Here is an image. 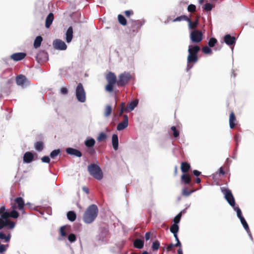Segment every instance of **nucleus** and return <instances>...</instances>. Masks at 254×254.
<instances>
[{
    "instance_id": "1",
    "label": "nucleus",
    "mask_w": 254,
    "mask_h": 254,
    "mask_svg": "<svg viewBox=\"0 0 254 254\" xmlns=\"http://www.w3.org/2000/svg\"><path fill=\"white\" fill-rule=\"evenodd\" d=\"M200 50L198 45H190L188 49L189 55L187 57V69H190L198 60L197 54Z\"/></svg>"
},
{
    "instance_id": "2",
    "label": "nucleus",
    "mask_w": 254,
    "mask_h": 254,
    "mask_svg": "<svg viewBox=\"0 0 254 254\" xmlns=\"http://www.w3.org/2000/svg\"><path fill=\"white\" fill-rule=\"evenodd\" d=\"M98 214V207L95 204H91L86 209L83 215V220L86 224H90L94 221Z\"/></svg>"
},
{
    "instance_id": "3",
    "label": "nucleus",
    "mask_w": 254,
    "mask_h": 254,
    "mask_svg": "<svg viewBox=\"0 0 254 254\" xmlns=\"http://www.w3.org/2000/svg\"><path fill=\"white\" fill-rule=\"evenodd\" d=\"M90 175L98 180H101L103 177L102 171L100 167L95 164H90L87 167Z\"/></svg>"
},
{
    "instance_id": "4",
    "label": "nucleus",
    "mask_w": 254,
    "mask_h": 254,
    "mask_svg": "<svg viewBox=\"0 0 254 254\" xmlns=\"http://www.w3.org/2000/svg\"><path fill=\"white\" fill-rule=\"evenodd\" d=\"M144 23V20L130 19L127 27L129 33L134 34L137 33Z\"/></svg>"
},
{
    "instance_id": "5",
    "label": "nucleus",
    "mask_w": 254,
    "mask_h": 254,
    "mask_svg": "<svg viewBox=\"0 0 254 254\" xmlns=\"http://www.w3.org/2000/svg\"><path fill=\"white\" fill-rule=\"evenodd\" d=\"M106 79L108 84L105 86V90L109 92L113 91L114 86L116 83L117 84L118 80L115 74L112 72H109L106 76Z\"/></svg>"
},
{
    "instance_id": "6",
    "label": "nucleus",
    "mask_w": 254,
    "mask_h": 254,
    "mask_svg": "<svg viewBox=\"0 0 254 254\" xmlns=\"http://www.w3.org/2000/svg\"><path fill=\"white\" fill-rule=\"evenodd\" d=\"M190 37L192 43L198 44L203 40V35L201 31L194 30L190 33Z\"/></svg>"
},
{
    "instance_id": "7",
    "label": "nucleus",
    "mask_w": 254,
    "mask_h": 254,
    "mask_svg": "<svg viewBox=\"0 0 254 254\" xmlns=\"http://www.w3.org/2000/svg\"><path fill=\"white\" fill-rule=\"evenodd\" d=\"M76 97L79 102L83 103L86 101V93L82 83L78 84L76 88Z\"/></svg>"
},
{
    "instance_id": "8",
    "label": "nucleus",
    "mask_w": 254,
    "mask_h": 254,
    "mask_svg": "<svg viewBox=\"0 0 254 254\" xmlns=\"http://www.w3.org/2000/svg\"><path fill=\"white\" fill-rule=\"evenodd\" d=\"M131 79V76L130 73L124 72L119 76L117 85L121 87L125 86L128 83Z\"/></svg>"
},
{
    "instance_id": "9",
    "label": "nucleus",
    "mask_w": 254,
    "mask_h": 254,
    "mask_svg": "<svg viewBox=\"0 0 254 254\" xmlns=\"http://www.w3.org/2000/svg\"><path fill=\"white\" fill-rule=\"evenodd\" d=\"M225 197L229 204L233 207L235 206V201L233 195L229 190H225Z\"/></svg>"
},
{
    "instance_id": "10",
    "label": "nucleus",
    "mask_w": 254,
    "mask_h": 254,
    "mask_svg": "<svg viewBox=\"0 0 254 254\" xmlns=\"http://www.w3.org/2000/svg\"><path fill=\"white\" fill-rule=\"evenodd\" d=\"M16 82L18 85L22 87L29 84V81L26 76L22 74L18 75L16 77Z\"/></svg>"
},
{
    "instance_id": "11",
    "label": "nucleus",
    "mask_w": 254,
    "mask_h": 254,
    "mask_svg": "<svg viewBox=\"0 0 254 254\" xmlns=\"http://www.w3.org/2000/svg\"><path fill=\"white\" fill-rule=\"evenodd\" d=\"M53 46L55 49L60 50H65L67 48L65 43L60 39L55 40L53 42Z\"/></svg>"
},
{
    "instance_id": "12",
    "label": "nucleus",
    "mask_w": 254,
    "mask_h": 254,
    "mask_svg": "<svg viewBox=\"0 0 254 254\" xmlns=\"http://www.w3.org/2000/svg\"><path fill=\"white\" fill-rule=\"evenodd\" d=\"M128 124V116L127 115H123V121L120 123L117 127V129L118 130H122L126 128Z\"/></svg>"
},
{
    "instance_id": "13",
    "label": "nucleus",
    "mask_w": 254,
    "mask_h": 254,
    "mask_svg": "<svg viewBox=\"0 0 254 254\" xmlns=\"http://www.w3.org/2000/svg\"><path fill=\"white\" fill-rule=\"evenodd\" d=\"M236 38L230 34H226L224 37V42L229 46L233 45L236 43Z\"/></svg>"
},
{
    "instance_id": "14",
    "label": "nucleus",
    "mask_w": 254,
    "mask_h": 254,
    "mask_svg": "<svg viewBox=\"0 0 254 254\" xmlns=\"http://www.w3.org/2000/svg\"><path fill=\"white\" fill-rule=\"evenodd\" d=\"M26 56L25 53H16L11 55L10 58L14 61H19L24 59Z\"/></svg>"
},
{
    "instance_id": "15",
    "label": "nucleus",
    "mask_w": 254,
    "mask_h": 254,
    "mask_svg": "<svg viewBox=\"0 0 254 254\" xmlns=\"http://www.w3.org/2000/svg\"><path fill=\"white\" fill-rule=\"evenodd\" d=\"M66 152L68 154L74 155L78 157H80L82 155V153L79 150L73 148H66Z\"/></svg>"
},
{
    "instance_id": "16",
    "label": "nucleus",
    "mask_w": 254,
    "mask_h": 254,
    "mask_svg": "<svg viewBox=\"0 0 254 254\" xmlns=\"http://www.w3.org/2000/svg\"><path fill=\"white\" fill-rule=\"evenodd\" d=\"M34 159V156L32 152H26L23 155V162L26 163H31Z\"/></svg>"
},
{
    "instance_id": "17",
    "label": "nucleus",
    "mask_w": 254,
    "mask_h": 254,
    "mask_svg": "<svg viewBox=\"0 0 254 254\" xmlns=\"http://www.w3.org/2000/svg\"><path fill=\"white\" fill-rule=\"evenodd\" d=\"M138 103V101L137 100H134L128 103L126 106V110H127V112H130L133 110L137 106Z\"/></svg>"
},
{
    "instance_id": "18",
    "label": "nucleus",
    "mask_w": 254,
    "mask_h": 254,
    "mask_svg": "<svg viewBox=\"0 0 254 254\" xmlns=\"http://www.w3.org/2000/svg\"><path fill=\"white\" fill-rule=\"evenodd\" d=\"M236 118L233 112H231L229 116V126L230 127L234 128L236 126Z\"/></svg>"
},
{
    "instance_id": "19",
    "label": "nucleus",
    "mask_w": 254,
    "mask_h": 254,
    "mask_svg": "<svg viewBox=\"0 0 254 254\" xmlns=\"http://www.w3.org/2000/svg\"><path fill=\"white\" fill-rule=\"evenodd\" d=\"M54 16L53 13L51 12L48 15L45 21V26L46 28H48L50 27L54 20Z\"/></svg>"
},
{
    "instance_id": "20",
    "label": "nucleus",
    "mask_w": 254,
    "mask_h": 254,
    "mask_svg": "<svg viewBox=\"0 0 254 254\" xmlns=\"http://www.w3.org/2000/svg\"><path fill=\"white\" fill-rule=\"evenodd\" d=\"M3 216V219H7L9 217L17 218L19 216V213L16 211L13 210L8 213H5Z\"/></svg>"
},
{
    "instance_id": "21",
    "label": "nucleus",
    "mask_w": 254,
    "mask_h": 254,
    "mask_svg": "<svg viewBox=\"0 0 254 254\" xmlns=\"http://www.w3.org/2000/svg\"><path fill=\"white\" fill-rule=\"evenodd\" d=\"M66 41L67 43H69L71 41L73 37V28L71 26L69 27L65 33Z\"/></svg>"
},
{
    "instance_id": "22",
    "label": "nucleus",
    "mask_w": 254,
    "mask_h": 254,
    "mask_svg": "<svg viewBox=\"0 0 254 254\" xmlns=\"http://www.w3.org/2000/svg\"><path fill=\"white\" fill-rule=\"evenodd\" d=\"M190 165L187 162H183L181 164V169L184 174H186L190 169Z\"/></svg>"
},
{
    "instance_id": "23",
    "label": "nucleus",
    "mask_w": 254,
    "mask_h": 254,
    "mask_svg": "<svg viewBox=\"0 0 254 254\" xmlns=\"http://www.w3.org/2000/svg\"><path fill=\"white\" fill-rule=\"evenodd\" d=\"M37 60L38 62L40 61H45L47 59V54L45 51H41L37 54L36 56Z\"/></svg>"
},
{
    "instance_id": "24",
    "label": "nucleus",
    "mask_w": 254,
    "mask_h": 254,
    "mask_svg": "<svg viewBox=\"0 0 254 254\" xmlns=\"http://www.w3.org/2000/svg\"><path fill=\"white\" fill-rule=\"evenodd\" d=\"M112 143L114 150H117L118 149L119 140L118 136L116 134H114L112 136Z\"/></svg>"
},
{
    "instance_id": "25",
    "label": "nucleus",
    "mask_w": 254,
    "mask_h": 254,
    "mask_svg": "<svg viewBox=\"0 0 254 254\" xmlns=\"http://www.w3.org/2000/svg\"><path fill=\"white\" fill-rule=\"evenodd\" d=\"M15 202L18 205V208L19 210H22L23 209L25 203L23 199L21 197H17L15 199Z\"/></svg>"
},
{
    "instance_id": "26",
    "label": "nucleus",
    "mask_w": 254,
    "mask_h": 254,
    "mask_svg": "<svg viewBox=\"0 0 254 254\" xmlns=\"http://www.w3.org/2000/svg\"><path fill=\"white\" fill-rule=\"evenodd\" d=\"M181 180L185 184H190L191 179L190 176L187 174H183L181 176Z\"/></svg>"
},
{
    "instance_id": "27",
    "label": "nucleus",
    "mask_w": 254,
    "mask_h": 254,
    "mask_svg": "<svg viewBox=\"0 0 254 254\" xmlns=\"http://www.w3.org/2000/svg\"><path fill=\"white\" fill-rule=\"evenodd\" d=\"M144 246V242L143 240L139 239H136L134 240L133 243V246L137 249H142L143 247Z\"/></svg>"
},
{
    "instance_id": "28",
    "label": "nucleus",
    "mask_w": 254,
    "mask_h": 254,
    "mask_svg": "<svg viewBox=\"0 0 254 254\" xmlns=\"http://www.w3.org/2000/svg\"><path fill=\"white\" fill-rule=\"evenodd\" d=\"M43 40L42 37L41 36H37L34 40V47L36 49L39 48Z\"/></svg>"
},
{
    "instance_id": "29",
    "label": "nucleus",
    "mask_w": 254,
    "mask_h": 254,
    "mask_svg": "<svg viewBox=\"0 0 254 254\" xmlns=\"http://www.w3.org/2000/svg\"><path fill=\"white\" fill-rule=\"evenodd\" d=\"M67 217L69 221L73 222L76 219V215L74 211H70L67 213Z\"/></svg>"
},
{
    "instance_id": "30",
    "label": "nucleus",
    "mask_w": 254,
    "mask_h": 254,
    "mask_svg": "<svg viewBox=\"0 0 254 254\" xmlns=\"http://www.w3.org/2000/svg\"><path fill=\"white\" fill-rule=\"evenodd\" d=\"M84 144L87 147H92L95 144V141L94 139L91 138L86 140L84 142Z\"/></svg>"
},
{
    "instance_id": "31",
    "label": "nucleus",
    "mask_w": 254,
    "mask_h": 254,
    "mask_svg": "<svg viewBox=\"0 0 254 254\" xmlns=\"http://www.w3.org/2000/svg\"><path fill=\"white\" fill-rule=\"evenodd\" d=\"M112 107L109 105H107L106 106L105 110H104V116L106 117H108L110 116L112 113Z\"/></svg>"
},
{
    "instance_id": "32",
    "label": "nucleus",
    "mask_w": 254,
    "mask_h": 254,
    "mask_svg": "<svg viewBox=\"0 0 254 254\" xmlns=\"http://www.w3.org/2000/svg\"><path fill=\"white\" fill-rule=\"evenodd\" d=\"M118 19L119 23L123 26H126L127 24V21L125 17L122 14L118 15Z\"/></svg>"
},
{
    "instance_id": "33",
    "label": "nucleus",
    "mask_w": 254,
    "mask_h": 254,
    "mask_svg": "<svg viewBox=\"0 0 254 254\" xmlns=\"http://www.w3.org/2000/svg\"><path fill=\"white\" fill-rule=\"evenodd\" d=\"M188 20H187V21L189 22V28L190 29H194L195 28H196L198 22L197 21L192 22L190 18H188Z\"/></svg>"
},
{
    "instance_id": "34",
    "label": "nucleus",
    "mask_w": 254,
    "mask_h": 254,
    "mask_svg": "<svg viewBox=\"0 0 254 254\" xmlns=\"http://www.w3.org/2000/svg\"><path fill=\"white\" fill-rule=\"evenodd\" d=\"M11 238V235L10 234L6 235L3 232H0V239L4 240L5 242H8L10 241Z\"/></svg>"
},
{
    "instance_id": "35",
    "label": "nucleus",
    "mask_w": 254,
    "mask_h": 254,
    "mask_svg": "<svg viewBox=\"0 0 254 254\" xmlns=\"http://www.w3.org/2000/svg\"><path fill=\"white\" fill-rule=\"evenodd\" d=\"M179 230V227L178 225V224H173L172 225V226L170 227V230L171 233H172L173 234L178 233Z\"/></svg>"
},
{
    "instance_id": "36",
    "label": "nucleus",
    "mask_w": 254,
    "mask_h": 254,
    "mask_svg": "<svg viewBox=\"0 0 254 254\" xmlns=\"http://www.w3.org/2000/svg\"><path fill=\"white\" fill-rule=\"evenodd\" d=\"M35 147L38 151H41L43 150L44 147V144L42 141H38L35 144Z\"/></svg>"
},
{
    "instance_id": "37",
    "label": "nucleus",
    "mask_w": 254,
    "mask_h": 254,
    "mask_svg": "<svg viewBox=\"0 0 254 254\" xmlns=\"http://www.w3.org/2000/svg\"><path fill=\"white\" fill-rule=\"evenodd\" d=\"M107 135L104 132H101L99 133L98 136L97 138V140L99 142L105 141L107 139Z\"/></svg>"
},
{
    "instance_id": "38",
    "label": "nucleus",
    "mask_w": 254,
    "mask_h": 254,
    "mask_svg": "<svg viewBox=\"0 0 254 254\" xmlns=\"http://www.w3.org/2000/svg\"><path fill=\"white\" fill-rule=\"evenodd\" d=\"M210 47L208 46H204L202 48V52L205 54L211 55L212 54V51L210 48Z\"/></svg>"
},
{
    "instance_id": "39",
    "label": "nucleus",
    "mask_w": 254,
    "mask_h": 254,
    "mask_svg": "<svg viewBox=\"0 0 254 254\" xmlns=\"http://www.w3.org/2000/svg\"><path fill=\"white\" fill-rule=\"evenodd\" d=\"M217 43V40L215 38H211L208 42V46L210 48L213 47Z\"/></svg>"
},
{
    "instance_id": "40",
    "label": "nucleus",
    "mask_w": 254,
    "mask_h": 254,
    "mask_svg": "<svg viewBox=\"0 0 254 254\" xmlns=\"http://www.w3.org/2000/svg\"><path fill=\"white\" fill-rule=\"evenodd\" d=\"M240 221H241V222L242 224L243 225L244 228H245V229L247 232L250 231L249 226H248L246 221L245 220V218H242L240 219Z\"/></svg>"
},
{
    "instance_id": "41",
    "label": "nucleus",
    "mask_w": 254,
    "mask_h": 254,
    "mask_svg": "<svg viewBox=\"0 0 254 254\" xmlns=\"http://www.w3.org/2000/svg\"><path fill=\"white\" fill-rule=\"evenodd\" d=\"M60 153V149H56L52 151L50 154V157L52 159L55 158Z\"/></svg>"
},
{
    "instance_id": "42",
    "label": "nucleus",
    "mask_w": 254,
    "mask_h": 254,
    "mask_svg": "<svg viewBox=\"0 0 254 254\" xmlns=\"http://www.w3.org/2000/svg\"><path fill=\"white\" fill-rule=\"evenodd\" d=\"M234 209L236 211L238 217L241 219L242 218H244L242 216V212L239 207L235 206L233 207Z\"/></svg>"
},
{
    "instance_id": "43",
    "label": "nucleus",
    "mask_w": 254,
    "mask_h": 254,
    "mask_svg": "<svg viewBox=\"0 0 254 254\" xmlns=\"http://www.w3.org/2000/svg\"><path fill=\"white\" fill-rule=\"evenodd\" d=\"M188 16H186V15H181V16L177 17V18L174 19L173 20V21L177 22V21H180L182 20L187 21V20H188Z\"/></svg>"
},
{
    "instance_id": "44",
    "label": "nucleus",
    "mask_w": 254,
    "mask_h": 254,
    "mask_svg": "<svg viewBox=\"0 0 254 254\" xmlns=\"http://www.w3.org/2000/svg\"><path fill=\"white\" fill-rule=\"evenodd\" d=\"M171 129L173 131V136L174 137L177 138L179 136L180 132L179 131L176 129V127L175 126H172L171 127Z\"/></svg>"
},
{
    "instance_id": "45",
    "label": "nucleus",
    "mask_w": 254,
    "mask_h": 254,
    "mask_svg": "<svg viewBox=\"0 0 254 254\" xmlns=\"http://www.w3.org/2000/svg\"><path fill=\"white\" fill-rule=\"evenodd\" d=\"M182 217V212H180L177 216H176L174 219V224H178L180 221Z\"/></svg>"
},
{
    "instance_id": "46",
    "label": "nucleus",
    "mask_w": 254,
    "mask_h": 254,
    "mask_svg": "<svg viewBox=\"0 0 254 254\" xmlns=\"http://www.w3.org/2000/svg\"><path fill=\"white\" fill-rule=\"evenodd\" d=\"M66 226H63L60 228V234L62 237H65L66 236Z\"/></svg>"
},
{
    "instance_id": "47",
    "label": "nucleus",
    "mask_w": 254,
    "mask_h": 254,
    "mask_svg": "<svg viewBox=\"0 0 254 254\" xmlns=\"http://www.w3.org/2000/svg\"><path fill=\"white\" fill-rule=\"evenodd\" d=\"M6 219V226L9 227V228L10 229L13 228L15 225V223L10 220H7L6 219Z\"/></svg>"
},
{
    "instance_id": "48",
    "label": "nucleus",
    "mask_w": 254,
    "mask_h": 254,
    "mask_svg": "<svg viewBox=\"0 0 254 254\" xmlns=\"http://www.w3.org/2000/svg\"><path fill=\"white\" fill-rule=\"evenodd\" d=\"M160 246V243L158 241H155L153 243L152 248L153 250H158Z\"/></svg>"
},
{
    "instance_id": "49",
    "label": "nucleus",
    "mask_w": 254,
    "mask_h": 254,
    "mask_svg": "<svg viewBox=\"0 0 254 254\" xmlns=\"http://www.w3.org/2000/svg\"><path fill=\"white\" fill-rule=\"evenodd\" d=\"M188 10L190 12H194L196 10V6L195 5L190 4L188 6Z\"/></svg>"
},
{
    "instance_id": "50",
    "label": "nucleus",
    "mask_w": 254,
    "mask_h": 254,
    "mask_svg": "<svg viewBox=\"0 0 254 254\" xmlns=\"http://www.w3.org/2000/svg\"><path fill=\"white\" fill-rule=\"evenodd\" d=\"M194 190L189 191L187 188H185L182 190V194L186 196L190 195Z\"/></svg>"
},
{
    "instance_id": "51",
    "label": "nucleus",
    "mask_w": 254,
    "mask_h": 254,
    "mask_svg": "<svg viewBox=\"0 0 254 254\" xmlns=\"http://www.w3.org/2000/svg\"><path fill=\"white\" fill-rule=\"evenodd\" d=\"M212 5L210 3H206L204 5V10L205 11H210L212 8Z\"/></svg>"
},
{
    "instance_id": "52",
    "label": "nucleus",
    "mask_w": 254,
    "mask_h": 254,
    "mask_svg": "<svg viewBox=\"0 0 254 254\" xmlns=\"http://www.w3.org/2000/svg\"><path fill=\"white\" fill-rule=\"evenodd\" d=\"M68 240L70 242H74L76 240V236L73 234H70L68 236Z\"/></svg>"
},
{
    "instance_id": "53",
    "label": "nucleus",
    "mask_w": 254,
    "mask_h": 254,
    "mask_svg": "<svg viewBox=\"0 0 254 254\" xmlns=\"http://www.w3.org/2000/svg\"><path fill=\"white\" fill-rule=\"evenodd\" d=\"M5 213H8V212L5 210V207L4 206H1L0 208V215L1 218L3 219V216Z\"/></svg>"
},
{
    "instance_id": "54",
    "label": "nucleus",
    "mask_w": 254,
    "mask_h": 254,
    "mask_svg": "<svg viewBox=\"0 0 254 254\" xmlns=\"http://www.w3.org/2000/svg\"><path fill=\"white\" fill-rule=\"evenodd\" d=\"M124 13L127 18H129L130 16L134 14V12L132 10H127L125 11Z\"/></svg>"
},
{
    "instance_id": "55",
    "label": "nucleus",
    "mask_w": 254,
    "mask_h": 254,
    "mask_svg": "<svg viewBox=\"0 0 254 254\" xmlns=\"http://www.w3.org/2000/svg\"><path fill=\"white\" fill-rule=\"evenodd\" d=\"M8 247V245H4L0 244V253H2L6 251V247Z\"/></svg>"
},
{
    "instance_id": "56",
    "label": "nucleus",
    "mask_w": 254,
    "mask_h": 254,
    "mask_svg": "<svg viewBox=\"0 0 254 254\" xmlns=\"http://www.w3.org/2000/svg\"><path fill=\"white\" fill-rule=\"evenodd\" d=\"M42 161L44 163H49L50 161V159L48 156H44L42 158Z\"/></svg>"
},
{
    "instance_id": "57",
    "label": "nucleus",
    "mask_w": 254,
    "mask_h": 254,
    "mask_svg": "<svg viewBox=\"0 0 254 254\" xmlns=\"http://www.w3.org/2000/svg\"><path fill=\"white\" fill-rule=\"evenodd\" d=\"M6 226V220L4 221L0 218V230L2 229L4 227Z\"/></svg>"
},
{
    "instance_id": "58",
    "label": "nucleus",
    "mask_w": 254,
    "mask_h": 254,
    "mask_svg": "<svg viewBox=\"0 0 254 254\" xmlns=\"http://www.w3.org/2000/svg\"><path fill=\"white\" fill-rule=\"evenodd\" d=\"M174 247H175V244H169V245L167 246V247L166 249H167V251H168V252H169V251H172V250H174V249H173V248H174Z\"/></svg>"
},
{
    "instance_id": "59",
    "label": "nucleus",
    "mask_w": 254,
    "mask_h": 254,
    "mask_svg": "<svg viewBox=\"0 0 254 254\" xmlns=\"http://www.w3.org/2000/svg\"><path fill=\"white\" fill-rule=\"evenodd\" d=\"M150 237H151V232H148L146 233V234L145 235V240L146 241L149 240L150 238Z\"/></svg>"
},
{
    "instance_id": "60",
    "label": "nucleus",
    "mask_w": 254,
    "mask_h": 254,
    "mask_svg": "<svg viewBox=\"0 0 254 254\" xmlns=\"http://www.w3.org/2000/svg\"><path fill=\"white\" fill-rule=\"evenodd\" d=\"M61 92L63 94H66L68 92L67 89L65 87H62L61 89Z\"/></svg>"
},
{
    "instance_id": "61",
    "label": "nucleus",
    "mask_w": 254,
    "mask_h": 254,
    "mask_svg": "<svg viewBox=\"0 0 254 254\" xmlns=\"http://www.w3.org/2000/svg\"><path fill=\"white\" fill-rule=\"evenodd\" d=\"M120 106H121V109L125 110L126 112H127V110H126V107L125 106V103L122 102Z\"/></svg>"
},
{
    "instance_id": "62",
    "label": "nucleus",
    "mask_w": 254,
    "mask_h": 254,
    "mask_svg": "<svg viewBox=\"0 0 254 254\" xmlns=\"http://www.w3.org/2000/svg\"><path fill=\"white\" fill-rule=\"evenodd\" d=\"M193 174L194 175H195V176L197 177V176H199L200 175L201 172L198 171H197V170H195L193 171Z\"/></svg>"
},
{
    "instance_id": "63",
    "label": "nucleus",
    "mask_w": 254,
    "mask_h": 254,
    "mask_svg": "<svg viewBox=\"0 0 254 254\" xmlns=\"http://www.w3.org/2000/svg\"><path fill=\"white\" fill-rule=\"evenodd\" d=\"M175 247H179V248L182 247V244L180 241H177V243L175 244Z\"/></svg>"
},
{
    "instance_id": "64",
    "label": "nucleus",
    "mask_w": 254,
    "mask_h": 254,
    "mask_svg": "<svg viewBox=\"0 0 254 254\" xmlns=\"http://www.w3.org/2000/svg\"><path fill=\"white\" fill-rule=\"evenodd\" d=\"M82 190L86 192L87 194H88L89 193V191L88 189L86 187H83L82 188Z\"/></svg>"
}]
</instances>
